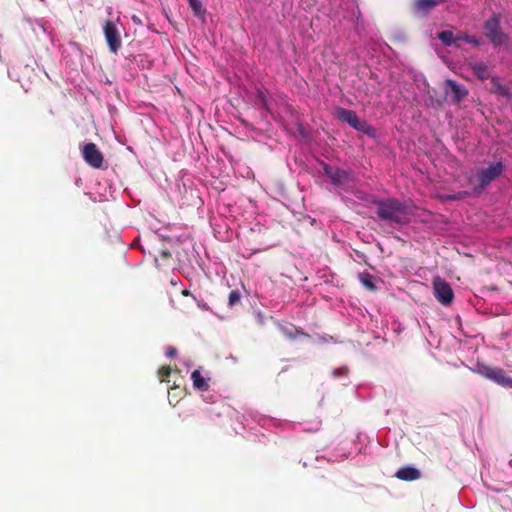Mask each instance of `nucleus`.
I'll use <instances>...</instances> for the list:
<instances>
[{
    "label": "nucleus",
    "instance_id": "f257e3e1",
    "mask_svg": "<svg viewBox=\"0 0 512 512\" xmlns=\"http://www.w3.org/2000/svg\"><path fill=\"white\" fill-rule=\"evenodd\" d=\"M373 206L378 219L391 226L405 225L410 221L409 207L396 198L375 199Z\"/></svg>",
    "mask_w": 512,
    "mask_h": 512
},
{
    "label": "nucleus",
    "instance_id": "f03ea898",
    "mask_svg": "<svg viewBox=\"0 0 512 512\" xmlns=\"http://www.w3.org/2000/svg\"><path fill=\"white\" fill-rule=\"evenodd\" d=\"M504 170L505 165L502 161L494 162L486 168L479 169L474 179H470V183L476 182L473 193L481 194L486 187L502 175Z\"/></svg>",
    "mask_w": 512,
    "mask_h": 512
},
{
    "label": "nucleus",
    "instance_id": "7ed1b4c3",
    "mask_svg": "<svg viewBox=\"0 0 512 512\" xmlns=\"http://www.w3.org/2000/svg\"><path fill=\"white\" fill-rule=\"evenodd\" d=\"M484 36L494 47L507 45L509 36L501 29V20L498 14H492L483 25Z\"/></svg>",
    "mask_w": 512,
    "mask_h": 512
},
{
    "label": "nucleus",
    "instance_id": "20e7f679",
    "mask_svg": "<svg viewBox=\"0 0 512 512\" xmlns=\"http://www.w3.org/2000/svg\"><path fill=\"white\" fill-rule=\"evenodd\" d=\"M473 372L506 388H512V377L507 375L504 369L497 366H490L484 363H477Z\"/></svg>",
    "mask_w": 512,
    "mask_h": 512
},
{
    "label": "nucleus",
    "instance_id": "39448f33",
    "mask_svg": "<svg viewBox=\"0 0 512 512\" xmlns=\"http://www.w3.org/2000/svg\"><path fill=\"white\" fill-rule=\"evenodd\" d=\"M335 115L338 120L348 123L352 128L365 134H370L373 128L366 122L359 119L356 112L346 108H337Z\"/></svg>",
    "mask_w": 512,
    "mask_h": 512
},
{
    "label": "nucleus",
    "instance_id": "423d86ee",
    "mask_svg": "<svg viewBox=\"0 0 512 512\" xmlns=\"http://www.w3.org/2000/svg\"><path fill=\"white\" fill-rule=\"evenodd\" d=\"M82 157L84 161L94 169H101L104 163V155L93 142H89L83 145Z\"/></svg>",
    "mask_w": 512,
    "mask_h": 512
},
{
    "label": "nucleus",
    "instance_id": "0eeeda50",
    "mask_svg": "<svg viewBox=\"0 0 512 512\" xmlns=\"http://www.w3.org/2000/svg\"><path fill=\"white\" fill-rule=\"evenodd\" d=\"M434 295L442 305H449L454 299V292L450 284L440 277L433 280Z\"/></svg>",
    "mask_w": 512,
    "mask_h": 512
},
{
    "label": "nucleus",
    "instance_id": "6e6552de",
    "mask_svg": "<svg viewBox=\"0 0 512 512\" xmlns=\"http://www.w3.org/2000/svg\"><path fill=\"white\" fill-rule=\"evenodd\" d=\"M103 32L109 50L113 53H117L121 48L122 41L116 25L112 21H106L103 27Z\"/></svg>",
    "mask_w": 512,
    "mask_h": 512
},
{
    "label": "nucleus",
    "instance_id": "1a4fd4ad",
    "mask_svg": "<svg viewBox=\"0 0 512 512\" xmlns=\"http://www.w3.org/2000/svg\"><path fill=\"white\" fill-rule=\"evenodd\" d=\"M444 2L445 0H412L410 8L414 15L426 16Z\"/></svg>",
    "mask_w": 512,
    "mask_h": 512
},
{
    "label": "nucleus",
    "instance_id": "9d476101",
    "mask_svg": "<svg viewBox=\"0 0 512 512\" xmlns=\"http://www.w3.org/2000/svg\"><path fill=\"white\" fill-rule=\"evenodd\" d=\"M322 167L323 172L329 177L333 185L342 186L349 181V174L347 171L326 163H322Z\"/></svg>",
    "mask_w": 512,
    "mask_h": 512
},
{
    "label": "nucleus",
    "instance_id": "9b49d317",
    "mask_svg": "<svg viewBox=\"0 0 512 512\" xmlns=\"http://www.w3.org/2000/svg\"><path fill=\"white\" fill-rule=\"evenodd\" d=\"M445 85L450 89L451 99L454 103L461 102L468 95V90L454 80H446Z\"/></svg>",
    "mask_w": 512,
    "mask_h": 512
},
{
    "label": "nucleus",
    "instance_id": "f8f14e48",
    "mask_svg": "<svg viewBox=\"0 0 512 512\" xmlns=\"http://www.w3.org/2000/svg\"><path fill=\"white\" fill-rule=\"evenodd\" d=\"M395 476L400 480L414 481L421 477V473L414 467H402L396 472Z\"/></svg>",
    "mask_w": 512,
    "mask_h": 512
},
{
    "label": "nucleus",
    "instance_id": "ddd939ff",
    "mask_svg": "<svg viewBox=\"0 0 512 512\" xmlns=\"http://www.w3.org/2000/svg\"><path fill=\"white\" fill-rule=\"evenodd\" d=\"M470 67L474 73V75L480 80H486L490 77V72L488 66L481 61L471 62Z\"/></svg>",
    "mask_w": 512,
    "mask_h": 512
},
{
    "label": "nucleus",
    "instance_id": "4468645a",
    "mask_svg": "<svg viewBox=\"0 0 512 512\" xmlns=\"http://www.w3.org/2000/svg\"><path fill=\"white\" fill-rule=\"evenodd\" d=\"M191 379L193 382L194 388L199 391H208L209 390V379L204 378L198 369L194 370L191 374Z\"/></svg>",
    "mask_w": 512,
    "mask_h": 512
},
{
    "label": "nucleus",
    "instance_id": "2eb2a0df",
    "mask_svg": "<svg viewBox=\"0 0 512 512\" xmlns=\"http://www.w3.org/2000/svg\"><path fill=\"white\" fill-rule=\"evenodd\" d=\"M491 91L494 94L500 95L507 99H510L512 97L510 89L507 86L503 85L496 77L491 78Z\"/></svg>",
    "mask_w": 512,
    "mask_h": 512
},
{
    "label": "nucleus",
    "instance_id": "dca6fc26",
    "mask_svg": "<svg viewBox=\"0 0 512 512\" xmlns=\"http://www.w3.org/2000/svg\"><path fill=\"white\" fill-rule=\"evenodd\" d=\"M438 38L446 46H450L452 44H457V46H459L458 40L456 39V35H454L452 31H441L438 33Z\"/></svg>",
    "mask_w": 512,
    "mask_h": 512
},
{
    "label": "nucleus",
    "instance_id": "f3484780",
    "mask_svg": "<svg viewBox=\"0 0 512 512\" xmlns=\"http://www.w3.org/2000/svg\"><path fill=\"white\" fill-rule=\"evenodd\" d=\"M456 39L458 42H466L468 44H471L475 47L480 46L483 42L480 38L472 35H468L466 33L460 32L456 35Z\"/></svg>",
    "mask_w": 512,
    "mask_h": 512
},
{
    "label": "nucleus",
    "instance_id": "a211bd4d",
    "mask_svg": "<svg viewBox=\"0 0 512 512\" xmlns=\"http://www.w3.org/2000/svg\"><path fill=\"white\" fill-rule=\"evenodd\" d=\"M190 8L196 16H203L206 13V9L203 7L200 0H187Z\"/></svg>",
    "mask_w": 512,
    "mask_h": 512
},
{
    "label": "nucleus",
    "instance_id": "6ab92c4d",
    "mask_svg": "<svg viewBox=\"0 0 512 512\" xmlns=\"http://www.w3.org/2000/svg\"><path fill=\"white\" fill-rule=\"evenodd\" d=\"M359 279H360L361 283L363 284V286L366 287L367 289H369V290L375 289V285L373 283L372 276L369 273L365 272V273L359 274Z\"/></svg>",
    "mask_w": 512,
    "mask_h": 512
},
{
    "label": "nucleus",
    "instance_id": "aec40b11",
    "mask_svg": "<svg viewBox=\"0 0 512 512\" xmlns=\"http://www.w3.org/2000/svg\"><path fill=\"white\" fill-rule=\"evenodd\" d=\"M240 301H241V295H240L239 291L232 290L228 296L229 306L234 307V306L238 305L240 303Z\"/></svg>",
    "mask_w": 512,
    "mask_h": 512
},
{
    "label": "nucleus",
    "instance_id": "412c9836",
    "mask_svg": "<svg viewBox=\"0 0 512 512\" xmlns=\"http://www.w3.org/2000/svg\"><path fill=\"white\" fill-rule=\"evenodd\" d=\"M171 372H172V369L169 366L161 367L158 372V374L160 376V381L161 382H164V381L169 382L168 378H169Z\"/></svg>",
    "mask_w": 512,
    "mask_h": 512
},
{
    "label": "nucleus",
    "instance_id": "4be33fe9",
    "mask_svg": "<svg viewBox=\"0 0 512 512\" xmlns=\"http://www.w3.org/2000/svg\"><path fill=\"white\" fill-rule=\"evenodd\" d=\"M257 98H258L257 103L263 107H266V105H267L266 97L261 91H258Z\"/></svg>",
    "mask_w": 512,
    "mask_h": 512
},
{
    "label": "nucleus",
    "instance_id": "5701e85b",
    "mask_svg": "<svg viewBox=\"0 0 512 512\" xmlns=\"http://www.w3.org/2000/svg\"><path fill=\"white\" fill-rule=\"evenodd\" d=\"M176 354H177V350L175 347H172V346L168 347V349L166 351L167 357L172 358V357L176 356Z\"/></svg>",
    "mask_w": 512,
    "mask_h": 512
},
{
    "label": "nucleus",
    "instance_id": "b1692460",
    "mask_svg": "<svg viewBox=\"0 0 512 512\" xmlns=\"http://www.w3.org/2000/svg\"><path fill=\"white\" fill-rule=\"evenodd\" d=\"M162 255L165 257V258H168L171 256L170 252L168 250H163L162 251Z\"/></svg>",
    "mask_w": 512,
    "mask_h": 512
},
{
    "label": "nucleus",
    "instance_id": "393cba45",
    "mask_svg": "<svg viewBox=\"0 0 512 512\" xmlns=\"http://www.w3.org/2000/svg\"><path fill=\"white\" fill-rule=\"evenodd\" d=\"M182 294H183L184 296H188V295H190V292H189L188 290H183V291H182Z\"/></svg>",
    "mask_w": 512,
    "mask_h": 512
}]
</instances>
